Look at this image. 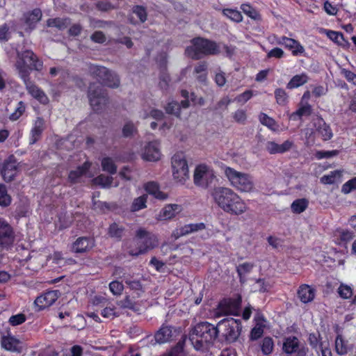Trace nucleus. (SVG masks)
I'll return each instance as SVG.
<instances>
[{
  "instance_id": "58836bf2",
  "label": "nucleus",
  "mask_w": 356,
  "mask_h": 356,
  "mask_svg": "<svg viewBox=\"0 0 356 356\" xmlns=\"http://www.w3.org/2000/svg\"><path fill=\"white\" fill-rule=\"evenodd\" d=\"M222 13L232 22L239 23L243 21L242 14L236 8H224Z\"/></svg>"
},
{
  "instance_id": "473e14b6",
  "label": "nucleus",
  "mask_w": 356,
  "mask_h": 356,
  "mask_svg": "<svg viewBox=\"0 0 356 356\" xmlns=\"http://www.w3.org/2000/svg\"><path fill=\"white\" fill-rule=\"evenodd\" d=\"M70 22V19L69 18H49L47 20V26L48 27H55L62 31L67 27Z\"/></svg>"
},
{
  "instance_id": "a18cd8bd",
  "label": "nucleus",
  "mask_w": 356,
  "mask_h": 356,
  "mask_svg": "<svg viewBox=\"0 0 356 356\" xmlns=\"http://www.w3.org/2000/svg\"><path fill=\"white\" fill-rule=\"evenodd\" d=\"M275 99L277 104L285 106L289 102V95L283 88H278L274 91Z\"/></svg>"
},
{
  "instance_id": "5701e85b",
  "label": "nucleus",
  "mask_w": 356,
  "mask_h": 356,
  "mask_svg": "<svg viewBox=\"0 0 356 356\" xmlns=\"http://www.w3.org/2000/svg\"><path fill=\"white\" fill-rule=\"evenodd\" d=\"M298 296L303 303L312 302L316 294V290L308 284H301L298 289Z\"/></svg>"
},
{
  "instance_id": "2eb2a0df",
  "label": "nucleus",
  "mask_w": 356,
  "mask_h": 356,
  "mask_svg": "<svg viewBox=\"0 0 356 356\" xmlns=\"http://www.w3.org/2000/svg\"><path fill=\"white\" fill-rule=\"evenodd\" d=\"M42 17V10L38 8L24 13L20 18V22L23 24L25 31L31 32L34 30Z\"/></svg>"
},
{
  "instance_id": "a878e982",
  "label": "nucleus",
  "mask_w": 356,
  "mask_h": 356,
  "mask_svg": "<svg viewBox=\"0 0 356 356\" xmlns=\"http://www.w3.org/2000/svg\"><path fill=\"white\" fill-rule=\"evenodd\" d=\"M205 228L206 225L204 222L187 224L177 229L174 232V235L176 238H179L199 230L204 229Z\"/></svg>"
},
{
  "instance_id": "37998d69",
  "label": "nucleus",
  "mask_w": 356,
  "mask_h": 356,
  "mask_svg": "<svg viewBox=\"0 0 356 356\" xmlns=\"http://www.w3.org/2000/svg\"><path fill=\"white\" fill-rule=\"evenodd\" d=\"M341 177V172L340 170H336L334 171H331L330 174L325 175L321 177V183L323 184H334L336 183L337 179H339Z\"/></svg>"
},
{
  "instance_id": "ddd939ff",
  "label": "nucleus",
  "mask_w": 356,
  "mask_h": 356,
  "mask_svg": "<svg viewBox=\"0 0 356 356\" xmlns=\"http://www.w3.org/2000/svg\"><path fill=\"white\" fill-rule=\"evenodd\" d=\"M214 172L206 165H199L195 168L193 180L196 186L207 188L216 180Z\"/></svg>"
},
{
  "instance_id": "ea45409f",
  "label": "nucleus",
  "mask_w": 356,
  "mask_h": 356,
  "mask_svg": "<svg viewBox=\"0 0 356 356\" xmlns=\"http://www.w3.org/2000/svg\"><path fill=\"white\" fill-rule=\"evenodd\" d=\"M274 341L270 337H265L260 343L261 350L263 355H270L274 349Z\"/></svg>"
},
{
  "instance_id": "9d476101",
  "label": "nucleus",
  "mask_w": 356,
  "mask_h": 356,
  "mask_svg": "<svg viewBox=\"0 0 356 356\" xmlns=\"http://www.w3.org/2000/svg\"><path fill=\"white\" fill-rule=\"evenodd\" d=\"M20 172V165L16 157L11 154L0 163V175L6 183L14 181Z\"/></svg>"
},
{
  "instance_id": "f704fd0d",
  "label": "nucleus",
  "mask_w": 356,
  "mask_h": 356,
  "mask_svg": "<svg viewBox=\"0 0 356 356\" xmlns=\"http://www.w3.org/2000/svg\"><path fill=\"white\" fill-rule=\"evenodd\" d=\"M125 228L116 222H113L109 225L108 234L111 238H114L120 241L124 235Z\"/></svg>"
},
{
  "instance_id": "3c124183",
  "label": "nucleus",
  "mask_w": 356,
  "mask_h": 356,
  "mask_svg": "<svg viewBox=\"0 0 356 356\" xmlns=\"http://www.w3.org/2000/svg\"><path fill=\"white\" fill-rule=\"evenodd\" d=\"M105 307L102 310L101 315L104 318H114L115 317H118L120 316V312L117 311V308L113 305H111L108 306V303L104 306Z\"/></svg>"
},
{
  "instance_id": "423d86ee",
  "label": "nucleus",
  "mask_w": 356,
  "mask_h": 356,
  "mask_svg": "<svg viewBox=\"0 0 356 356\" xmlns=\"http://www.w3.org/2000/svg\"><path fill=\"white\" fill-rule=\"evenodd\" d=\"M242 328V323L240 319L224 318L217 324L218 337H222L227 343H234L241 335Z\"/></svg>"
},
{
  "instance_id": "f03ea898",
  "label": "nucleus",
  "mask_w": 356,
  "mask_h": 356,
  "mask_svg": "<svg viewBox=\"0 0 356 356\" xmlns=\"http://www.w3.org/2000/svg\"><path fill=\"white\" fill-rule=\"evenodd\" d=\"M211 196L214 202L225 213L238 216L247 210L246 204L231 188L216 187L213 190Z\"/></svg>"
},
{
  "instance_id": "bf43d9fd",
  "label": "nucleus",
  "mask_w": 356,
  "mask_h": 356,
  "mask_svg": "<svg viewBox=\"0 0 356 356\" xmlns=\"http://www.w3.org/2000/svg\"><path fill=\"white\" fill-rule=\"evenodd\" d=\"M122 132L124 138H129L137 132V128L131 121H129L123 126Z\"/></svg>"
},
{
  "instance_id": "5fc2aeb1",
  "label": "nucleus",
  "mask_w": 356,
  "mask_h": 356,
  "mask_svg": "<svg viewBox=\"0 0 356 356\" xmlns=\"http://www.w3.org/2000/svg\"><path fill=\"white\" fill-rule=\"evenodd\" d=\"M181 96L184 98V100H181L179 104L180 108H187L190 106V101L189 97H191V100L192 102H195V93L192 92L191 95H189V92L186 90H181Z\"/></svg>"
},
{
  "instance_id": "49530a36",
  "label": "nucleus",
  "mask_w": 356,
  "mask_h": 356,
  "mask_svg": "<svg viewBox=\"0 0 356 356\" xmlns=\"http://www.w3.org/2000/svg\"><path fill=\"white\" fill-rule=\"evenodd\" d=\"M207 67L208 65L206 61H201L195 65L194 68V72L195 74H200L197 76V79L199 81L204 82L206 81Z\"/></svg>"
},
{
  "instance_id": "13d9d810",
  "label": "nucleus",
  "mask_w": 356,
  "mask_h": 356,
  "mask_svg": "<svg viewBox=\"0 0 356 356\" xmlns=\"http://www.w3.org/2000/svg\"><path fill=\"white\" fill-rule=\"evenodd\" d=\"M25 109L26 106L24 102L19 101L15 111L10 115L9 119L12 121L17 120L25 112Z\"/></svg>"
},
{
  "instance_id": "a211bd4d",
  "label": "nucleus",
  "mask_w": 356,
  "mask_h": 356,
  "mask_svg": "<svg viewBox=\"0 0 356 356\" xmlns=\"http://www.w3.org/2000/svg\"><path fill=\"white\" fill-rule=\"evenodd\" d=\"M45 129V121L42 117H38L33 126L31 129L29 134V145H34L42 137V133Z\"/></svg>"
},
{
  "instance_id": "9b49d317",
  "label": "nucleus",
  "mask_w": 356,
  "mask_h": 356,
  "mask_svg": "<svg viewBox=\"0 0 356 356\" xmlns=\"http://www.w3.org/2000/svg\"><path fill=\"white\" fill-rule=\"evenodd\" d=\"M269 41L271 44L283 46L285 49L291 51L293 56H301L305 51L304 47L298 40L285 35L278 36L273 34L269 38Z\"/></svg>"
},
{
  "instance_id": "79ce46f5",
  "label": "nucleus",
  "mask_w": 356,
  "mask_h": 356,
  "mask_svg": "<svg viewBox=\"0 0 356 356\" xmlns=\"http://www.w3.org/2000/svg\"><path fill=\"white\" fill-rule=\"evenodd\" d=\"M102 170L108 172L111 175H115L117 172V165L111 157H104L102 162Z\"/></svg>"
},
{
  "instance_id": "6e6d98bb",
  "label": "nucleus",
  "mask_w": 356,
  "mask_h": 356,
  "mask_svg": "<svg viewBox=\"0 0 356 356\" xmlns=\"http://www.w3.org/2000/svg\"><path fill=\"white\" fill-rule=\"evenodd\" d=\"M308 341L310 345V346L316 349L318 347L321 348L323 347V343L321 341V337L320 333H310L309 334L308 337Z\"/></svg>"
},
{
  "instance_id": "e433bc0d",
  "label": "nucleus",
  "mask_w": 356,
  "mask_h": 356,
  "mask_svg": "<svg viewBox=\"0 0 356 356\" xmlns=\"http://www.w3.org/2000/svg\"><path fill=\"white\" fill-rule=\"evenodd\" d=\"M118 305L122 309H128L134 312L140 311L139 304L133 300L129 296H126L124 299L119 301Z\"/></svg>"
},
{
  "instance_id": "f3484780",
  "label": "nucleus",
  "mask_w": 356,
  "mask_h": 356,
  "mask_svg": "<svg viewBox=\"0 0 356 356\" xmlns=\"http://www.w3.org/2000/svg\"><path fill=\"white\" fill-rule=\"evenodd\" d=\"M94 246L93 238L81 236L72 243V250L75 253H85L89 252Z\"/></svg>"
},
{
  "instance_id": "e2e57ef3",
  "label": "nucleus",
  "mask_w": 356,
  "mask_h": 356,
  "mask_svg": "<svg viewBox=\"0 0 356 356\" xmlns=\"http://www.w3.org/2000/svg\"><path fill=\"white\" fill-rule=\"evenodd\" d=\"M109 290L114 296H119L124 290V285L122 282L114 280L110 282Z\"/></svg>"
},
{
  "instance_id": "7c9ffc66",
  "label": "nucleus",
  "mask_w": 356,
  "mask_h": 356,
  "mask_svg": "<svg viewBox=\"0 0 356 356\" xmlns=\"http://www.w3.org/2000/svg\"><path fill=\"white\" fill-rule=\"evenodd\" d=\"M145 191L152 195L158 200H164L168 197L167 194L160 191L159 184L154 181H149L144 185Z\"/></svg>"
},
{
  "instance_id": "8fccbe9b",
  "label": "nucleus",
  "mask_w": 356,
  "mask_h": 356,
  "mask_svg": "<svg viewBox=\"0 0 356 356\" xmlns=\"http://www.w3.org/2000/svg\"><path fill=\"white\" fill-rule=\"evenodd\" d=\"M113 178L109 176L101 174L92 179L95 185L100 186L102 188L110 187L113 183Z\"/></svg>"
},
{
  "instance_id": "774afa93",
  "label": "nucleus",
  "mask_w": 356,
  "mask_h": 356,
  "mask_svg": "<svg viewBox=\"0 0 356 356\" xmlns=\"http://www.w3.org/2000/svg\"><path fill=\"white\" fill-rule=\"evenodd\" d=\"M93 207L95 209H99L102 212L105 213L106 211H111L114 209L115 204L106 202L97 201L93 202Z\"/></svg>"
},
{
  "instance_id": "f257e3e1",
  "label": "nucleus",
  "mask_w": 356,
  "mask_h": 356,
  "mask_svg": "<svg viewBox=\"0 0 356 356\" xmlns=\"http://www.w3.org/2000/svg\"><path fill=\"white\" fill-rule=\"evenodd\" d=\"M90 76L97 79L101 84L90 83L88 90V97L92 110L99 113L108 102V96L103 86L111 88H118L120 85L119 76L107 67L98 65L89 67Z\"/></svg>"
},
{
  "instance_id": "680f3d73",
  "label": "nucleus",
  "mask_w": 356,
  "mask_h": 356,
  "mask_svg": "<svg viewBox=\"0 0 356 356\" xmlns=\"http://www.w3.org/2000/svg\"><path fill=\"white\" fill-rule=\"evenodd\" d=\"M26 321V316L23 313L12 315L9 319L8 323L12 326H17L22 325Z\"/></svg>"
},
{
  "instance_id": "4d7b16f0",
  "label": "nucleus",
  "mask_w": 356,
  "mask_h": 356,
  "mask_svg": "<svg viewBox=\"0 0 356 356\" xmlns=\"http://www.w3.org/2000/svg\"><path fill=\"white\" fill-rule=\"evenodd\" d=\"M165 112L168 114H173L177 118H180V106L177 102L172 101L165 107Z\"/></svg>"
},
{
  "instance_id": "dca6fc26",
  "label": "nucleus",
  "mask_w": 356,
  "mask_h": 356,
  "mask_svg": "<svg viewBox=\"0 0 356 356\" xmlns=\"http://www.w3.org/2000/svg\"><path fill=\"white\" fill-rule=\"evenodd\" d=\"M59 291L58 290L48 291L43 294L37 297L35 300V305L38 310L44 309L52 305L59 297Z\"/></svg>"
},
{
  "instance_id": "0eeeda50",
  "label": "nucleus",
  "mask_w": 356,
  "mask_h": 356,
  "mask_svg": "<svg viewBox=\"0 0 356 356\" xmlns=\"http://www.w3.org/2000/svg\"><path fill=\"white\" fill-rule=\"evenodd\" d=\"M225 174L231 185L237 191L248 193L254 188L252 177L250 175L238 172L230 167L225 168Z\"/></svg>"
},
{
  "instance_id": "338daca9",
  "label": "nucleus",
  "mask_w": 356,
  "mask_h": 356,
  "mask_svg": "<svg viewBox=\"0 0 356 356\" xmlns=\"http://www.w3.org/2000/svg\"><path fill=\"white\" fill-rule=\"evenodd\" d=\"M170 77L167 71H161L159 75V87L163 90H166L169 86Z\"/></svg>"
},
{
  "instance_id": "7ed1b4c3",
  "label": "nucleus",
  "mask_w": 356,
  "mask_h": 356,
  "mask_svg": "<svg viewBox=\"0 0 356 356\" xmlns=\"http://www.w3.org/2000/svg\"><path fill=\"white\" fill-rule=\"evenodd\" d=\"M217 337V325L207 321L197 323L188 334L189 341L194 348L202 353L209 351Z\"/></svg>"
},
{
  "instance_id": "0e129e2a",
  "label": "nucleus",
  "mask_w": 356,
  "mask_h": 356,
  "mask_svg": "<svg viewBox=\"0 0 356 356\" xmlns=\"http://www.w3.org/2000/svg\"><path fill=\"white\" fill-rule=\"evenodd\" d=\"M327 37L333 42L341 45L342 42L345 41L344 35L342 33L335 31H328L327 33Z\"/></svg>"
},
{
  "instance_id": "1a4fd4ad",
  "label": "nucleus",
  "mask_w": 356,
  "mask_h": 356,
  "mask_svg": "<svg viewBox=\"0 0 356 356\" xmlns=\"http://www.w3.org/2000/svg\"><path fill=\"white\" fill-rule=\"evenodd\" d=\"M172 176L177 181L184 183L189 178L187 161L183 152L175 154L171 159Z\"/></svg>"
},
{
  "instance_id": "2f4dec72",
  "label": "nucleus",
  "mask_w": 356,
  "mask_h": 356,
  "mask_svg": "<svg viewBox=\"0 0 356 356\" xmlns=\"http://www.w3.org/2000/svg\"><path fill=\"white\" fill-rule=\"evenodd\" d=\"M309 81V77L305 73L293 76L286 84V88L293 89L303 86Z\"/></svg>"
},
{
  "instance_id": "6e6552de",
  "label": "nucleus",
  "mask_w": 356,
  "mask_h": 356,
  "mask_svg": "<svg viewBox=\"0 0 356 356\" xmlns=\"http://www.w3.org/2000/svg\"><path fill=\"white\" fill-rule=\"evenodd\" d=\"M136 236L140 240L138 243V248L136 250H129V254L131 256H138L146 253L148 250L154 249L158 245V239L156 236L145 229L140 228L136 231Z\"/></svg>"
},
{
  "instance_id": "052dcab7",
  "label": "nucleus",
  "mask_w": 356,
  "mask_h": 356,
  "mask_svg": "<svg viewBox=\"0 0 356 356\" xmlns=\"http://www.w3.org/2000/svg\"><path fill=\"white\" fill-rule=\"evenodd\" d=\"M337 292L339 296L343 299H349L353 296V289L350 286L341 284L338 288Z\"/></svg>"
},
{
  "instance_id": "393cba45",
  "label": "nucleus",
  "mask_w": 356,
  "mask_h": 356,
  "mask_svg": "<svg viewBox=\"0 0 356 356\" xmlns=\"http://www.w3.org/2000/svg\"><path fill=\"white\" fill-rule=\"evenodd\" d=\"M182 211V207L177 204H170L165 205L160 211L159 218L161 220H170L175 218Z\"/></svg>"
},
{
  "instance_id": "aec40b11",
  "label": "nucleus",
  "mask_w": 356,
  "mask_h": 356,
  "mask_svg": "<svg viewBox=\"0 0 356 356\" xmlns=\"http://www.w3.org/2000/svg\"><path fill=\"white\" fill-rule=\"evenodd\" d=\"M353 349V345L346 339L341 334H338L334 341V350L339 355H347Z\"/></svg>"
},
{
  "instance_id": "864d4df0",
  "label": "nucleus",
  "mask_w": 356,
  "mask_h": 356,
  "mask_svg": "<svg viewBox=\"0 0 356 356\" xmlns=\"http://www.w3.org/2000/svg\"><path fill=\"white\" fill-rule=\"evenodd\" d=\"M132 13L137 16L140 23H144L147 20V13L145 7L139 5L134 6Z\"/></svg>"
},
{
  "instance_id": "de8ad7c7",
  "label": "nucleus",
  "mask_w": 356,
  "mask_h": 356,
  "mask_svg": "<svg viewBox=\"0 0 356 356\" xmlns=\"http://www.w3.org/2000/svg\"><path fill=\"white\" fill-rule=\"evenodd\" d=\"M123 281L127 287H129L131 290L136 291L138 295H140L141 293L144 292L143 285L140 280H132L131 278L127 277L124 278Z\"/></svg>"
},
{
  "instance_id": "603ef678",
  "label": "nucleus",
  "mask_w": 356,
  "mask_h": 356,
  "mask_svg": "<svg viewBox=\"0 0 356 356\" xmlns=\"http://www.w3.org/2000/svg\"><path fill=\"white\" fill-rule=\"evenodd\" d=\"M253 264L249 262H244L243 264H239L236 267V272L239 277V280L241 282H243V276L247 273L251 272L253 268Z\"/></svg>"
},
{
  "instance_id": "4c0bfd02",
  "label": "nucleus",
  "mask_w": 356,
  "mask_h": 356,
  "mask_svg": "<svg viewBox=\"0 0 356 356\" xmlns=\"http://www.w3.org/2000/svg\"><path fill=\"white\" fill-rule=\"evenodd\" d=\"M308 205L309 201L306 198H300L292 202L291 209L293 213L300 214L306 210Z\"/></svg>"
},
{
  "instance_id": "c85d7f7f",
  "label": "nucleus",
  "mask_w": 356,
  "mask_h": 356,
  "mask_svg": "<svg viewBox=\"0 0 356 356\" xmlns=\"http://www.w3.org/2000/svg\"><path fill=\"white\" fill-rule=\"evenodd\" d=\"M312 113V106L309 103H300L298 108L290 115L289 119L293 121H296L300 120L303 116H310Z\"/></svg>"
},
{
  "instance_id": "20e7f679",
  "label": "nucleus",
  "mask_w": 356,
  "mask_h": 356,
  "mask_svg": "<svg viewBox=\"0 0 356 356\" xmlns=\"http://www.w3.org/2000/svg\"><path fill=\"white\" fill-rule=\"evenodd\" d=\"M191 45L185 49V54L193 60H199L204 56H215L220 53V46L216 41L203 37L191 40Z\"/></svg>"
},
{
  "instance_id": "69168bd1",
  "label": "nucleus",
  "mask_w": 356,
  "mask_h": 356,
  "mask_svg": "<svg viewBox=\"0 0 356 356\" xmlns=\"http://www.w3.org/2000/svg\"><path fill=\"white\" fill-rule=\"evenodd\" d=\"M353 190H356V177L349 179L341 186V192L343 194H348Z\"/></svg>"
},
{
  "instance_id": "f8f14e48",
  "label": "nucleus",
  "mask_w": 356,
  "mask_h": 356,
  "mask_svg": "<svg viewBox=\"0 0 356 356\" xmlns=\"http://www.w3.org/2000/svg\"><path fill=\"white\" fill-rule=\"evenodd\" d=\"M15 241L13 227L4 220L0 218V259L5 251L11 249Z\"/></svg>"
},
{
  "instance_id": "4be33fe9",
  "label": "nucleus",
  "mask_w": 356,
  "mask_h": 356,
  "mask_svg": "<svg viewBox=\"0 0 356 356\" xmlns=\"http://www.w3.org/2000/svg\"><path fill=\"white\" fill-rule=\"evenodd\" d=\"M161 152L156 142H149L145 149L143 158L149 161H156L160 159Z\"/></svg>"
},
{
  "instance_id": "6ab92c4d",
  "label": "nucleus",
  "mask_w": 356,
  "mask_h": 356,
  "mask_svg": "<svg viewBox=\"0 0 356 356\" xmlns=\"http://www.w3.org/2000/svg\"><path fill=\"white\" fill-rule=\"evenodd\" d=\"M293 145V142L290 140H286L280 145L274 141H268L266 143V149L270 154H284L289 152Z\"/></svg>"
},
{
  "instance_id": "09e8293b",
  "label": "nucleus",
  "mask_w": 356,
  "mask_h": 356,
  "mask_svg": "<svg viewBox=\"0 0 356 356\" xmlns=\"http://www.w3.org/2000/svg\"><path fill=\"white\" fill-rule=\"evenodd\" d=\"M21 79L23 81L28 93L33 97L40 91L41 88L31 80L30 76L26 77V79L21 78Z\"/></svg>"
},
{
  "instance_id": "cd10ccee",
  "label": "nucleus",
  "mask_w": 356,
  "mask_h": 356,
  "mask_svg": "<svg viewBox=\"0 0 356 356\" xmlns=\"http://www.w3.org/2000/svg\"><path fill=\"white\" fill-rule=\"evenodd\" d=\"M20 341L14 336L10 334L2 336L1 338V345L6 350L16 352L19 351V344Z\"/></svg>"
},
{
  "instance_id": "bb28decb",
  "label": "nucleus",
  "mask_w": 356,
  "mask_h": 356,
  "mask_svg": "<svg viewBox=\"0 0 356 356\" xmlns=\"http://www.w3.org/2000/svg\"><path fill=\"white\" fill-rule=\"evenodd\" d=\"M316 132L321 136V138L326 141L332 138L333 134L330 127L325 123L323 118L318 120L315 123Z\"/></svg>"
},
{
  "instance_id": "b1692460",
  "label": "nucleus",
  "mask_w": 356,
  "mask_h": 356,
  "mask_svg": "<svg viewBox=\"0 0 356 356\" xmlns=\"http://www.w3.org/2000/svg\"><path fill=\"white\" fill-rule=\"evenodd\" d=\"M241 298L239 296L236 299H224L218 305V309L224 314H231L236 310L241 305Z\"/></svg>"
},
{
  "instance_id": "a19ab883",
  "label": "nucleus",
  "mask_w": 356,
  "mask_h": 356,
  "mask_svg": "<svg viewBox=\"0 0 356 356\" xmlns=\"http://www.w3.org/2000/svg\"><path fill=\"white\" fill-rule=\"evenodd\" d=\"M147 195L144 194L134 200L130 210L132 212L138 211L147 207Z\"/></svg>"
},
{
  "instance_id": "39448f33",
  "label": "nucleus",
  "mask_w": 356,
  "mask_h": 356,
  "mask_svg": "<svg viewBox=\"0 0 356 356\" xmlns=\"http://www.w3.org/2000/svg\"><path fill=\"white\" fill-rule=\"evenodd\" d=\"M15 67L19 77L26 79L32 71H42L43 61L32 50L26 49L17 53Z\"/></svg>"
},
{
  "instance_id": "412c9836",
  "label": "nucleus",
  "mask_w": 356,
  "mask_h": 356,
  "mask_svg": "<svg viewBox=\"0 0 356 356\" xmlns=\"http://www.w3.org/2000/svg\"><path fill=\"white\" fill-rule=\"evenodd\" d=\"M90 167V164L86 161L76 170L70 171L67 177V181L71 184H76L80 181L81 178L86 174Z\"/></svg>"
},
{
  "instance_id": "72a5a7b5",
  "label": "nucleus",
  "mask_w": 356,
  "mask_h": 356,
  "mask_svg": "<svg viewBox=\"0 0 356 356\" xmlns=\"http://www.w3.org/2000/svg\"><path fill=\"white\" fill-rule=\"evenodd\" d=\"M259 120L261 124L267 127L270 130L273 131H279V125L277 122L271 117H269L264 113H261L259 115Z\"/></svg>"
},
{
  "instance_id": "c9c22d12",
  "label": "nucleus",
  "mask_w": 356,
  "mask_h": 356,
  "mask_svg": "<svg viewBox=\"0 0 356 356\" xmlns=\"http://www.w3.org/2000/svg\"><path fill=\"white\" fill-rule=\"evenodd\" d=\"M241 9L245 15L254 20L261 21L262 19L259 12L249 3H242Z\"/></svg>"
},
{
  "instance_id": "4468645a",
  "label": "nucleus",
  "mask_w": 356,
  "mask_h": 356,
  "mask_svg": "<svg viewBox=\"0 0 356 356\" xmlns=\"http://www.w3.org/2000/svg\"><path fill=\"white\" fill-rule=\"evenodd\" d=\"M282 351L288 355H300V356H307L308 348L301 345L299 339L296 336H289L284 339L282 344Z\"/></svg>"
},
{
  "instance_id": "c03bdc74",
  "label": "nucleus",
  "mask_w": 356,
  "mask_h": 356,
  "mask_svg": "<svg viewBox=\"0 0 356 356\" xmlns=\"http://www.w3.org/2000/svg\"><path fill=\"white\" fill-rule=\"evenodd\" d=\"M12 202L11 196L8 193L7 187L4 184L0 183V206L8 207Z\"/></svg>"
},
{
  "instance_id": "c756f323",
  "label": "nucleus",
  "mask_w": 356,
  "mask_h": 356,
  "mask_svg": "<svg viewBox=\"0 0 356 356\" xmlns=\"http://www.w3.org/2000/svg\"><path fill=\"white\" fill-rule=\"evenodd\" d=\"M172 326L163 324L154 335L156 341L163 343L170 341L172 335Z\"/></svg>"
}]
</instances>
